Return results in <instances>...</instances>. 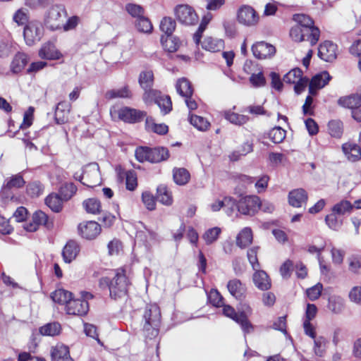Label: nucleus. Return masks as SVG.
Wrapping results in <instances>:
<instances>
[{
    "instance_id": "1",
    "label": "nucleus",
    "mask_w": 361,
    "mask_h": 361,
    "mask_svg": "<svg viewBox=\"0 0 361 361\" xmlns=\"http://www.w3.org/2000/svg\"><path fill=\"white\" fill-rule=\"evenodd\" d=\"M112 272L111 279L107 276L101 277L99 279L98 286L102 290L108 288L111 298L117 300L127 295L131 283L127 275L126 266L114 269Z\"/></svg>"
},
{
    "instance_id": "2",
    "label": "nucleus",
    "mask_w": 361,
    "mask_h": 361,
    "mask_svg": "<svg viewBox=\"0 0 361 361\" xmlns=\"http://www.w3.org/2000/svg\"><path fill=\"white\" fill-rule=\"evenodd\" d=\"M161 326V313L156 303L147 304L142 310L141 326L142 333L146 340L156 339Z\"/></svg>"
},
{
    "instance_id": "3",
    "label": "nucleus",
    "mask_w": 361,
    "mask_h": 361,
    "mask_svg": "<svg viewBox=\"0 0 361 361\" xmlns=\"http://www.w3.org/2000/svg\"><path fill=\"white\" fill-rule=\"evenodd\" d=\"M136 159L141 163L149 161L150 163H159L169 157V152L164 147H149L140 146L135 149Z\"/></svg>"
},
{
    "instance_id": "4",
    "label": "nucleus",
    "mask_w": 361,
    "mask_h": 361,
    "mask_svg": "<svg viewBox=\"0 0 361 361\" xmlns=\"http://www.w3.org/2000/svg\"><path fill=\"white\" fill-rule=\"evenodd\" d=\"M142 99L147 106L157 104L162 116L169 114L173 109L172 101L169 95L164 94L159 90L150 91L142 94Z\"/></svg>"
},
{
    "instance_id": "5",
    "label": "nucleus",
    "mask_w": 361,
    "mask_h": 361,
    "mask_svg": "<svg viewBox=\"0 0 361 361\" xmlns=\"http://www.w3.org/2000/svg\"><path fill=\"white\" fill-rule=\"evenodd\" d=\"M67 17V11L63 5L55 4L47 11L44 23L50 30H61L64 19Z\"/></svg>"
},
{
    "instance_id": "6",
    "label": "nucleus",
    "mask_w": 361,
    "mask_h": 361,
    "mask_svg": "<svg viewBox=\"0 0 361 361\" xmlns=\"http://www.w3.org/2000/svg\"><path fill=\"white\" fill-rule=\"evenodd\" d=\"M44 35L42 23L37 20L29 21L24 27L23 37L28 46H32L39 42Z\"/></svg>"
},
{
    "instance_id": "7",
    "label": "nucleus",
    "mask_w": 361,
    "mask_h": 361,
    "mask_svg": "<svg viewBox=\"0 0 361 361\" xmlns=\"http://www.w3.org/2000/svg\"><path fill=\"white\" fill-rule=\"evenodd\" d=\"M40 226L51 230L54 228V221L45 212L37 210L33 213L31 221L25 224L24 228L28 232H35Z\"/></svg>"
},
{
    "instance_id": "8",
    "label": "nucleus",
    "mask_w": 361,
    "mask_h": 361,
    "mask_svg": "<svg viewBox=\"0 0 361 361\" xmlns=\"http://www.w3.org/2000/svg\"><path fill=\"white\" fill-rule=\"evenodd\" d=\"M293 20L296 23V25L302 27L305 32H309L311 37V44H315L320 35V31L318 27L314 26V21L310 17L305 14H295L293 16Z\"/></svg>"
},
{
    "instance_id": "9",
    "label": "nucleus",
    "mask_w": 361,
    "mask_h": 361,
    "mask_svg": "<svg viewBox=\"0 0 361 361\" xmlns=\"http://www.w3.org/2000/svg\"><path fill=\"white\" fill-rule=\"evenodd\" d=\"M118 118L125 123H140L147 118V112L134 108L123 106L118 110Z\"/></svg>"
},
{
    "instance_id": "10",
    "label": "nucleus",
    "mask_w": 361,
    "mask_h": 361,
    "mask_svg": "<svg viewBox=\"0 0 361 361\" xmlns=\"http://www.w3.org/2000/svg\"><path fill=\"white\" fill-rule=\"evenodd\" d=\"M238 324L245 334L254 331V326L249 321L248 317L252 314V309L247 303H240L238 307Z\"/></svg>"
},
{
    "instance_id": "11",
    "label": "nucleus",
    "mask_w": 361,
    "mask_h": 361,
    "mask_svg": "<svg viewBox=\"0 0 361 361\" xmlns=\"http://www.w3.org/2000/svg\"><path fill=\"white\" fill-rule=\"evenodd\" d=\"M260 207V199L256 195L242 197L238 202V212L244 215H254Z\"/></svg>"
},
{
    "instance_id": "12",
    "label": "nucleus",
    "mask_w": 361,
    "mask_h": 361,
    "mask_svg": "<svg viewBox=\"0 0 361 361\" xmlns=\"http://www.w3.org/2000/svg\"><path fill=\"white\" fill-rule=\"evenodd\" d=\"M259 17L255 10L250 6L243 5L237 12V20L240 24L252 27L257 24Z\"/></svg>"
},
{
    "instance_id": "13",
    "label": "nucleus",
    "mask_w": 361,
    "mask_h": 361,
    "mask_svg": "<svg viewBox=\"0 0 361 361\" xmlns=\"http://www.w3.org/2000/svg\"><path fill=\"white\" fill-rule=\"evenodd\" d=\"M78 234L86 240H94L101 233L102 228L99 223L95 221H85L80 223L78 226Z\"/></svg>"
},
{
    "instance_id": "14",
    "label": "nucleus",
    "mask_w": 361,
    "mask_h": 361,
    "mask_svg": "<svg viewBox=\"0 0 361 361\" xmlns=\"http://www.w3.org/2000/svg\"><path fill=\"white\" fill-rule=\"evenodd\" d=\"M74 178L87 188H94L101 183L99 171L96 168H85L79 176L75 174Z\"/></svg>"
},
{
    "instance_id": "15",
    "label": "nucleus",
    "mask_w": 361,
    "mask_h": 361,
    "mask_svg": "<svg viewBox=\"0 0 361 361\" xmlns=\"http://www.w3.org/2000/svg\"><path fill=\"white\" fill-rule=\"evenodd\" d=\"M89 302L86 300L71 299L65 307L66 314L74 316L83 317L89 312Z\"/></svg>"
},
{
    "instance_id": "16",
    "label": "nucleus",
    "mask_w": 361,
    "mask_h": 361,
    "mask_svg": "<svg viewBox=\"0 0 361 361\" xmlns=\"http://www.w3.org/2000/svg\"><path fill=\"white\" fill-rule=\"evenodd\" d=\"M337 54V45L331 41L324 42L318 48V56L324 61L333 62Z\"/></svg>"
},
{
    "instance_id": "17",
    "label": "nucleus",
    "mask_w": 361,
    "mask_h": 361,
    "mask_svg": "<svg viewBox=\"0 0 361 361\" xmlns=\"http://www.w3.org/2000/svg\"><path fill=\"white\" fill-rule=\"evenodd\" d=\"M182 97L184 98V102L190 113L197 109L198 104L193 97V89L190 82L185 78H182Z\"/></svg>"
},
{
    "instance_id": "18",
    "label": "nucleus",
    "mask_w": 361,
    "mask_h": 361,
    "mask_svg": "<svg viewBox=\"0 0 361 361\" xmlns=\"http://www.w3.org/2000/svg\"><path fill=\"white\" fill-rule=\"evenodd\" d=\"M38 56L44 60H59L63 57L61 52L51 42L44 43L38 51Z\"/></svg>"
},
{
    "instance_id": "19",
    "label": "nucleus",
    "mask_w": 361,
    "mask_h": 361,
    "mask_svg": "<svg viewBox=\"0 0 361 361\" xmlns=\"http://www.w3.org/2000/svg\"><path fill=\"white\" fill-rule=\"evenodd\" d=\"M252 51L256 58L263 59L273 56L276 52V49L270 44L259 42L252 47Z\"/></svg>"
},
{
    "instance_id": "20",
    "label": "nucleus",
    "mask_w": 361,
    "mask_h": 361,
    "mask_svg": "<svg viewBox=\"0 0 361 361\" xmlns=\"http://www.w3.org/2000/svg\"><path fill=\"white\" fill-rule=\"evenodd\" d=\"M71 104L66 101L59 102L54 112V119L57 124H64L68 121Z\"/></svg>"
},
{
    "instance_id": "21",
    "label": "nucleus",
    "mask_w": 361,
    "mask_h": 361,
    "mask_svg": "<svg viewBox=\"0 0 361 361\" xmlns=\"http://www.w3.org/2000/svg\"><path fill=\"white\" fill-rule=\"evenodd\" d=\"M138 82L140 87L143 90L142 94H146L150 91H154L157 90L153 88L154 84V75L152 70L141 71L139 75Z\"/></svg>"
},
{
    "instance_id": "22",
    "label": "nucleus",
    "mask_w": 361,
    "mask_h": 361,
    "mask_svg": "<svg viewBox=\"0 0 361 361\" xmlns=\"http://www.w3.org/2000/svg\"><path fill=\"white\" fill-rule=\"evenodd\" d=\"M51 361H74L71 357L69 348L58 343L51 348Z\"/></svg>"
},
{
    "instance_id": "23",
    "label": "nucleus",
    "mask_w": 361,
    "mask_h": 361,
    "mask_svg": "<svg viewBox=\"0 0 361 361\" xmlns=\"http://www.w3.org/2000/svg\"><path fill=\"white\" fill-rule=\"evenodd\" d=\"M331 77L327 71H322L316 74L311 80L309 85V92L314 94L317 90L324 87L331 80Z\"/></svg>"
},
{
    "instance_id": "24",
    "label": "nucleus",
    "mask_w": 361,
    "mask_h": 361,
    "mask_svg": "<svg viewBox=\"0 0 361 361\" xmlns=\"http://www.w3.org/2000/svg\"><path fill=\"white\" fill-rule=\"evenodd\" d=\"M80 252V245L75 240H69L62 250V257L66 263L73 262Z\"/></svg>"
},
{
    "instance_id": "25",
    "label": "nucleus",
    "mask_w": 361,
    "mask_h": 361,
    "mask_svg": "<svg viewBox=\"0 0 361 361\" xmlns=\"http://www.w3.org/2000/svg\"><path fill=\"white\" fill-rule=\"evenodd\" d=\"M307 200V194L302 188L291 190L288 194V202L294 207H301Z\"/></svg>"
},
{
    "instance_id": "26",
    "label": "nucleus",
    "mask_w": 361,
    "mask_h": 361,
    "mask_svg": "<svg viewBox=\"0 0 361 361\" xmlns=\"http://www.w3.org/2000/svg\"><path fill=\"white\" fill-rule=\"evenodd\" d=\"M63 202H65V200H63L60 194L56 192L50 193L44 200L46 205L55 213H59L62 211Z\"/></svg>"
},
{
    "instance_id": "27",
    "label": "nucleus",
    "mask_w": 361,
    "mask_h": 361,
    "mask_svg": "<svg viewBox=\"0 0 361 361\" xmlns=\"http://www.w3.org/2000/svg\"><path fill=\"white\" fill-rule=\"evenodd\" d=\"M156 197L157 201L164 205L170 206L173 204L172 192L166 185L161 184L157 186Z\"/></svg>"
},
{
    "instance_id": "28",
    "label": "nucleus",
    "mask_w": 361,
    "mask_h": 361,
    "mask_svg": "<svg viewBox=\"0 0 361 361\" xmlns=\"http://www.w3.org/2000/svg\"><path fill=\"white\" fill-rule=\"evenodd\" d=\"M202 48L211 52L220 51L224 48V41L221 39L207 37L201 44Z\"/></svg>"
},
{
    "instance_id": "29",
    "label": "nucleus",
    "mask_w": 361,
    "mask_h": 361,
    "mask_svg": "<svg viewBox=\"0 0 361 361\" xmlns=\"http://www.w3.org/2000/svg\"><path fill=\"white\" fill-rule=\"evenodd\" d=\"M227 288L231 295L237 300H242L244 298L246 289L240 280L237 279L230 280Z\"/></svg>"
},
{
    "instance_id": "30",
    "label": "nucleus",
    "mask_w": 361,
    "mask_h": 361,
    "mask_svg": "<svg viewBox=\"0 0 361 361\" xmlns=\"http://www.w3.org/2000/svg\"><path fill=\"white\" fill-rule=\"evenodd\" d=\"M342 149L346 158L350 161H356L361 159V149L356 144L345 143L342 145Z\"/></svg>"
},
{
    "instance_id": "31",
    "label": "nucleus",
    "mask_w": 361,
    "mask_h": 361,
    "mask_svg": "<svg viewBox=\"0 0 361 361\" xmlns=\"http://www.w3.org/2000/svg\"><path fill=\"white\" fill-rule=\"evenodd\" d=\"M145 129L148 132L154 133L159 135H166L169 132V126L165 123H157L152 117L145 119Z\"/></svg>"
},
{
    "instance_id": "32",
    "label": "nucleus",
    "mask_w": 361,
    "mask_h": 361,
    "mask_svg": "<svg viewBox=\"0 0 361 361\" xmlns=\"http://www.w3.org/2000/svg\"><path fill=\"white\" fill-rule=\"evenodd\" d=\"M161 43L164 50L169 53H174L180 47V42L178 37L171 35H161Z\"/></svg>"
},
{
    "instance_id": "33",
    "label": "nucleus",
    "mask_w": 361,
    "mask_h": 361,
    "mask_svg": "<svg viewBox=\"0 0 361 361\" xmlns=\"http://www.w3.org/2000/svg\"><path fill=\"white\" fill-rule=\"evenodd\" d=\"M28 63V56L23 52H18L11 63V71L13 73H20Z\"/></svg>"
},
{
    "instance_id": "34",
    "label": "nucleus",
    "mask_w": 361,
    "mask_h": 361,
    "mask_svg": "<svg viewBox=\"0 0 361 361\" xmlns=\"http://www.w3.org/2000/svg\"><path fill=\"white\" fill-rule=\"evenodd\" d=\"M338 104L344 108L351 109L352 112L361 104V97L358 94L343 97L338 100Z\"/></svg>"
},
{
    "instance_id": "35",
    "label": "nucleus",
    "mask_w": 361,
    "mask_h": 361,
    "mask_svg": "<svg viewBox=\"0 0 361 361\" xmlns=\"http://www.w3.org/2000/svg\"><path fill=\"white\" fill-rule=\"evenodd\" d=\"M253 236L250 228L242 229L236 237V245L240 248H245L252 242Z\"/></svg>"
},
{
    "instance_id": "36",
    "label": "nucleus",
    "mask_w": 361,
    "mask_h": 361,
    "mask_svg": "<svg viewBox=\"0 0 361 361\" xmlns=\"http://www.w3.org/2000/svg\"><path fill=\"white\" fill-rule=\"evenodd\" d=\"M104 97L107 100H111L115 98L130 99L133 97V93L130 90L129 86L125 85L124 87L118 90H108L105 93Z\"/></svg>"
},
{
    "instance_id": "37",
    "label": "nucleus",
    "mask_w": 361,
    "mask_h": 361,
    "mask_svg": "<svg viewBox=\"0 0 361 361\" xmlns=\"http://www.w3.org/2000/svg\"><path fill=\"white\" fill-rule=\"evenodd\" d=\"M198 21V16L195 10L188 5L182 4V24L194 25Z\"/></svg>"
},
{
    "instance_id": "38",
    "label": "nucleus",
    "mask_w": 361,
    "mask_h": 361,
    "mask_svg": "<svg viewBox=\"0 0 361 361\" xmlns=\"http://www.w3.org/2000/svg\"><path fill=\"white\" fill-rule=\"evenodd\" d=\"M253 275L255 285L259 289L268 290L271 287V283L268 275L264 271L256 270Z\"/></svg>"
},
{
    "instance_id": "39",
    "label": "nucleus",
    "mask_w": 361,
    "mask_h": 361,
    "mask_svg": "<svg viewBox=\"0 0 361 361\" xmlns=\"http://www.w3.org/2000/svg\"><path fill=\"white\" fill-rule=\"evenodd\" d=\"M124 174L126 178V188L129 191H135L138 186L137 173L133 170L119 172L118 176L121 177Z\"/></svg>"
},
{
    "instance_id": "40",
    "label": "nucleus",
    "mask_w": 361,
    "mask_h": 361,
    "mask_svg": "<svg viewBox=\"0 0 361 361\" xmlns=\"http://www.w3.org/2000/svg\"><path fill=\"white\" fill-rule=\"evenodd\" d=\"M82 207L88 214L95 215L100 214L102 212L101 201L95 197L85 200L82 202Z\"/></svg>"
},
{
    "instance_id": "41",
    "label": "nucleus",
    "mask_w": 361,
    "mask_h": 361,
    "mask_svg": "<svg viewBox=\"0 0 361 361\" xmlns=\"http://www.w3.org/2000/svg\"><path fill=\"white\" fill-rule=\"evenodd\" d=\"M78 188L72 182L63 183L59 189V193L65 202L70 200L77 192Z\"/></svg>"
},
{
    "instance_id": "42",
    "label": "nucleus",
    "mask_w": 361,
    "mask_h": 361,
    "mask_svg": "<svg viewBox=\"0 0 361 361\" xmlns=\"http://www.w3.org/2000/svg\"><path fill=\"white\" fill-rule=\"evenodd\" d=\"M72 295L73 293L70 291L64 289H57L51 293V298L54 302L59 305H65L67 306V304L71 299Z\"/></svg>"
},
{
    "instance_id": "43",
    "label": "nucleus",
    "mask_w": 361,
    "mask_h": 361,
    "mask_svg": "<svg viewBox=\"0 0 361 361\" xmlns=\"http://www.w3.org/2000/svg\"><path fill=\"white\" fill-rule=\"evenodd\" d=\"M302 27L300 25H295L291 27L290 30V36L293 40L297 42H300L304 40L309 41L311 43V37L309 32H305Z\"/></svg>"
},
{
    "instance_id": "44",
    "label": "nucleus",
    "mask_w": 361,
    "mask_h": 361,
    "mask_svg": "<svg viewBox=\"0 0 361 361\" xmlns=\"http://www.w3.org/2000/svg\"><path fill=\"white\" fill-rule=\"evenodd\" d=\"M212 14L211 13H207L205 14L201 21V23L197 30V31L193 34L192 39L195 44L198 46L201 42V38L202 37V34L205 30L207 25L212 19Z\"/></svg>"
},
{
    "instance_id": "45",
    "label": "nucleus",
    "mask_w": 361,
    "mask_h": 361,
    "mask_svg": "<svg viewBox=\"0 0 361 361\" xmlns=\"http://www.w3.org/2000/svg\"><path fill=\"white\" fill-rule=\"evenodd\" d=\"M224 117L231 123L237 126H242L246 123L249 120V118L247 116L235 113L231 110L225 111L224 113Z\"/></svg>"
},
{
    "instance_id": "46",
    "label": "nucleus",
    "mask_w": 361,
    "mask_h": 361,
    "mask_svg": "<svg viewBox=\"0 0 361 361\" xmlns=\"http://www.w3.org/2000/svg\"><path fill=\"white\" fill-rule=\"evenodd\" d=\"M44 185L39 180L28 183L26 185V193L32 198L38 197L43 194Z\"/></svg>"
},
{
    "instance_id": "47",
    "label": "nucleus",
    "mask_w": 361,
    "mask_h": 361,
    "mask_svg": "<svg viewBox=\"0 0 361 361\" xmlns=\"http://www.w3.org/2000/svg\"><path fill=\"white\" fill-rule=\"evenodd\" d=\"M325 222L330 229L338 231L343 225V217L331 210V212L326 216Z\"/></svg>"
},
{
    "instance_id": "48",
    "label": "nucleus",
    "mask_w": 361,
    "mask_h": 361,
    "mask_svg": "<svg viewBox=\"0 0 361 361\" xmlns=\"http://www.w3.org/2000/svg\"><path fill=\"white\" fill-rule=\"evenodd\" d=\"M353 209V204L348 200H343L334 205L331 210L338 214V216H344L350 214Z\"/></svg>"
},
{
    "instance_id": "49",
    "label": "nucleus",
    "mask_w": 361,
    "mask_h": 361,
    "mask_svg": "<svg viewBox=\"0 0 361 361\" xmlns=\"http://www.w3.org/2000/svg\"><path fill=\"white\" fill-rule=\"evenodd\" d=\"M189 121L191 125L200 131H206L210 127V123L206 118L200 116L190 114Z\"/></svg>"
},
{
    "instance_id": "50",
    "label": "nucleus",
    "mask_w": 361,
    "mask_h": 361,
    "mask_svg": "<svg viewBox=\"0 0 361 361\" xmlns=\"http://www.w3.org/2000/svg\"><path fill=\"white\" fill-rule=\"evenodd\" d=\"M4 184L6 185L8 188L11 190L19 189L24 187L25 180L20 173H18L6 179Z\"/></svg>"
},
{
    "instance_id": "51",
    "label": "nucleus",
    "mask_w": 361,
    "mask_h": 361,
    "mask_svg": "<svg viewBox=\"0 0 361 361\" xmlns=\"http://www.w3.org/2000/svg\"><path fill=\"white\" fill-rule=\"evenodd\" d=\"M61 326L59 322L47 324L39 328V333L43 336H54L61 332Z\"/></svg>"
},
{
    "instance_id": "52",
    "label": "nucleus",
    "mask_w": 361,
    "mask_h": 361,
    "mask_svg": "<svg viewBox=\"0 0 361 361\" xmlns=\"http://www.w3.org/2000/svg\"><path fill=\"white\" fill-rule=\"evenodd\" d=\"M141 200L148 211H154L156 209L157 199L150 191H143L141 195Z\"/></svg>"
},
{
    "instance_id": "53",
    "label": "nucleus",
    "mask_w": 361,
    "mask_h": 361,
    "mask_svg": "<svg viewBox=\"0 0 361 361\" xmlns=\"http://www.w3.org/2000/svg\"><path fill=\"white\" fill-rule=\"evenodd\" d=\"M344 300L339 296H333L329 300L328 307L334 314H341L344 310Z\"/></svg>"
},
{
    "instance_id": "54",
    "label": "nucleus",
    "mask_w": 361,
    "mask_h": 361,
    "mask_svg": "<svg viewBox=\"0 0 361 361\" xmlns=\"http://www.w3.org/2000/svg\"><path fill=\"white\" fill-rule=\"evenodd\" d=\"M314 340L313 351L315 355L323 357L326 353L327 340L324 336H318Z\"/></svg>"
},
{
    "instance_id": "55",
    "label": "nucleus",
    "mask_w": 361,
    "mask_h": 361,
    "mask_svg": "<svg viewBox=\"0 0 361 361\" xmlns=\"http://www.w3.org/2000/svg\"><path fill=\"white\" fill-rule=\"evenodd\" d=\"M329 132L331 136L340 138L343 133V124L339 120H333L328 124Z\"/></svg>"
},
{
    "instance_id": "56",
    "label": "nucleus",
    "mask_w": 361,
    "mask_h": 361,
    "mask_svg": "<svg viewBox=\"0 0 361 361\" xmlns=\"http://www.w3.org/2000/svg\"><path fill=\"white\" fill-rule=\"evenodd\" d=\"M176 27V21L170 17H164L160 23V30L165 35H171Z\"/></svg>"
},
{
    "instance_id": "57",
    "label": "nucleus",
    "mask_w": 361,
    "mask_h": 361,
    "mask_svg": "<svg viewBox=\"0 0 361 361\" xmlns=\"http://www.w3.org/2000/svg\"><path fill=\"white\" fill-rule=\"evenodd\" d=\"M224 210L228 216H237L238 203L233 197H225Z\"/></svg>"
},
{
    "instance_id": "58",
    "label": "nucleus",
    "mask_w": 361,
    "mask_h": 361,
    "mask_svg": "<svg viewBox=\"0 0 361 361\" xmlns=\"http://www.w3.org/2000/svg\"><path fill=\"white\" fill-rule=\"evenodd\" d=\"M135 26L139 32L145 33H150L153 29L150 20L144 15L136 20Z\"/></svg>"
},
{
    "instance_id": "59",
    "label": "nucleus",
    "mask_w": 361,
    "mask_h": 361,
    "mask_svg": "<svg viewBox=\"0 0 361 361\" xmlns=\"http://www.w3.org/2000/svg\"><path fill=\"white\" fill-rule=\"evenodd\" d=\"M221 232V229L219 227L209 228L204 232L202 238L207 245H210L218 239Z\"/></svg>"
},
{
    "instance_id": "60",
    "label": "nucleus",
    "mask_w": 361,
    "mask_h": 361,
    "mask_svg": "<svg viewBox=\"0 0 361 361\" xmlns=\"http://www.w3.org/2000/svg\"><path fill=\"white\" fill-rule=\"evenodd\" d=\"M269 137L274 143H281L286 137V130L281 127H274L269 131Z\"/></svg>"
},
{
    "instance_id": "61",
    "label": "nucleus",
    "mask_w": 361,
    "mask_h": 361,
    "mask_svg": "<svg viewBox=\"0 0 361 361\" xmlns=\"http://www.w3.org/2000/svg\"><path fill=\"white\" fill-rule=\"evenodd\" d=\"M302 77V71L298 68H293L286 73L283 77V81L286 83L294 84Z\"/></svg>"
},
{
    "instance_id": "62",
    "label": "nucleus",
    "mask_w": 361,
    "mask_h": 361,
    "mask_svg": "<svg viewBox=\"0 0 361 361\" xmlns=\"http://www.w3.org/2000/svg\"><path fill=\"white\" fill-rule=\"evenodd\" d=\"M348 261L349 263V271L353 274H359L360 269H361V256L352 255L348 257Z\"/></svg>"
},
{
    "instance_id": "63",
    "label": "nucleus",
    "mask_w": 361,
    "mask_h": 361,
    "mask_svg": "<svg viewBox=\"0 0 361 361\" xmlns=\"http://www.w3.org/2000/svg\"><path fill=\"white\" fill-rule=\"evenodd\" d=\"M208 300L215 307H221L224 305V298L216 289H212L207 295Z\"/></svg>"
},
{
    "instance_id": "64",
    "label": "nucleus",
    "mask_w": 361,
    "mask_h": 361,
    "mask_svg": "<svg viewBox=\"0 0 361 361\" xmlns=\"http://www.w3.org/2000/svg\"><path fill=\"white\" fill-rule=\"evenodd\" d=\"M349 300L358 305H361V286H353L348 293Z\"/></svg>"
}]
</instances>
